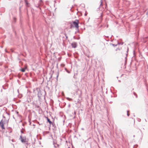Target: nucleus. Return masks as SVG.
<instances>
[{
  "instance_id": "nucleus-32",
  "label": "nucleus",
  "mask_w": 148,
  "mask_h": 148,
  "mask_svg": "<svg viewBox=\"0 0 148 148\" xmlns=\"http://www.w3.org/2000/svg\"><path fill=\"white\" fill-rule=\"evenodd\" d=\"M2 90H1V92H2Z\"/></svg>"
},
{
  "instance_id": "nucleus-4",
  "label": "nucleus",
  "mask_w": 148,
  "mask_h": 148,
  "mask_svg": "<svg viewBox=\"0 0 148 148\" xmlns=\"http://www.w3.org/2000/svg\"><path fill=\"white\" fill-rule=\"evenodd\" d=\"M71 45L73 48H75L77 47V43L76 42H73L71 44Z\"/></svg>"
},
{
  "instance_id": "nucleus-12",
  "label": "nucleus",
  "mask_w": 148,
  "mask_h": 148,
  "mask_svg": "<svg viewBox=\"0 0 148 148\" xmlns=\"http://www.w3.org/2000/svg\"><path fill=\"white\" fill-rule=\"evenodd\" d=\"M21 7H20L19 8V13L20 15H21Z\"/></svg>"
},
{
  "instance_id": "nucleus-13",
  "label": "nucleus",
  "mask_w": 148,
  "mask_h": 148,
  "mask_svg": "<svg viewBox=\"0 0 148 148\" xmlns=\"http://www.w3.org/2000/svg\"><path fill=\"white\" fill-rule=\"evenodd\" d=\"M133 94L134 95L136 96V98H137V95L134 92Z\"/></svg>"
},
{
  "instance_id": "nucleus-27",
  "label": "nucleus",
  "mask_w": 148,
  "mask_h": 148,
  "mask_svg": "<svg viewBox=\"0 0 148 148\" xmlns=\"http://www.w3.org/2000/svg\"><path fill=\"white\" fill-rule=\"evenodd\" d=\"M86 15H87V14H86V13H85V16H86Z\"/></svg>"
},
{
  "instance_id": "nucleus-30",
  "label": "nucleus",
  "mask_w": 148,
  "mask_h": 148,
  "mask_svg": "<svg viewBox=\"0 0 148 148\" xmlns=\"http://www.w3.org/2000/svg\"><path fill=\"white\" fill-rule=\"evenodd\" d=\"M74 114H76V112H74Z\"/></svg>"
},
{
  "instance_id": "nucleus-14",
  "label": "nucleus",
  "mask_w": 148,
  "mask_h": 148,
  "mask_svg": "<svg viewBox=\"0 0 148 148\" xmlns=\"http://www.w3.org/2000/svg\"><path fill=\"white\" fill-rule=\"evenodd\" d=\"M51 125H52V126L54 127V128H56V126L55 125V124L54 123H53V124H51Z\"/></svg>"
},
{
  "instance_id": "nucleus-26",
  "label": "nucleus",
  "mask_w": 148,
  "mask_h": 148,
  "mask_svg": "<svg viewBox=\"0 0 148 148\" xmlns=\"http://www.w3.org/2000/svg\"><path fill=\"white\" fill-rule=\"evenodd\" d=\"M3 118H5V116H4L3 115Z\"/></svg>"
},
{
  "instance_id": "nucleus-15",
  "label": "nucleus",
  "mask_w": 148,
  "mask_h": 148,
  "mask_svg": "<svg viewBox=\"0 0 148 148\" xmlns=\"http://www.w3.org/2000/svg\"><path fill=\"white\" fill-rule=\"evenodd\" d=\"M9 128H10L11 129V130H9V132L10 133H11L12 132V129L10 127H9Z\"/></svg>"
},
{
  "instance_id": "nucleus-35",
  "label": "nucleus",
  "mask_w": 148,
  "mask_h": 148,
  "mask_svg": "<svg viewBox=\"0 0 148 148\" xmlns=\"http://www.w3.org/2000/svg\"><path fill=\"white\" fill-rule=\"evenodd\" d=\"M58 148H59L58 147Z\"/></svg>"
},
{
  "instance_id": "nucleus-16",
  "label": "nucleus",
  "mask_w": 148,
  "mask_h": 148,
  "mask_svg": "<svg viewBox=\"0 0 148 148\" xmlns=\"http://www.w3.org/2000/svg\"><path fill=\"white\" fill-rule=\"evenodd\" d=\"M123 42H121V43H119V42H118V45H120L121 44V45H123Z\"/></svg>"
},
{
  "instance_id": "nucleus-18",
  "label": "nucleus",
  "mask_w": 148,
  "mask_h": 148,
  "mask_svg": "<svg viewBox=\"0 0 148 148\" xmlns=\"http://www.w3.org/2000/svg\"><path fill=\"white\" fill-rule=\"evenodd\" d=\"M65 70L68 73H70V72L69 71H68L66 68H65Z\"/></svg>"
},
{
  "instance_id": "nucleus-3",
  "label": "nucleus",
  "mask_w": 148,
  "mask_h": 148,
  "mask_svg": "<svg viewBox=\"0 0 148 148\" xmlns=\"http://www.w3.org/2000/svg\"><path fill=\"white\" fill-rule=\"evenodd\" d=\"M3 120H1L0 122V125L2 129L4 130L5 128L4 127V123L2 121Z\"/></svg>"
},
{
  "instance_id": "nucleus-20",
  "label": "nucleus",
  "mask_w": 148,
  "mask_h": 148,
  "mask_svg": "<svg viewBox=\"0 0 148 148\" xmlns=\"http://www.w3.org/2000/svg\"><path fill=\"white\" fill-rule=\"evenodd\" d=\"M56 142H55V141H53V144L54 145H56Z\"/></svg>"
},
{
  "instance_id": "nucleus-1",
  "label": "nucleus",
  "mask_w": 148,
  "mask_h": 148,
  "mask_svg": "<svg viewBox=\"0 0 148 148\" xmlns=\"http://www.w3.org/2000/svg\"><path fill=\"white\" fill-rule=\"evenodd\" d=\"M20 139L21 141L23 143H25L27 145L28 144V139H26V137H22L21 136H20Z\"/></svg>"
},
{
  "instance_id": "nucleus-8",
  "label": "nucleus",
  "mask_w": 148,
  "mask_h": 148,
  "mask_svg": "<svg viewBox=\"0 0 148 148\" xmlns=\"http://www.w3.org/2000/svg\"><path fill=\"white\" fill-rule=\"evenodd\" d=\"M27 69L26 67H25V68H23L21 69V71L23 72H24L25 71V69Z\"/></svg>"
},
{
  "instance_id": "nucleus-23",
  "label": "nucleus",
  "mask_w": 148,
  "mask_h": 148,
  "mask_svg": "<svg viewBox=\"0 0 148 148\" xmlns=\"http://www.w3.org/2000/svg\"><path fill=\"white\" fill-rule=\"evenodd\" d=\"M5 113H6V114H7L8 115H10V114L9 113H8L7 112H5Z\"/></svg>"
},
{
  "instance_id": "nucleus-31",
  "label": "nucleus",
  "mask_w": 148,
  "mask_h": 148,
  "mask_svg": "<svg viewBox=\"0 0 148 148\" xmlns=\"http://www.w3.org/2000/svg\"><path fill=\"white\" fill-rule=\"evenodd\" d=\"M119 81V82H121V81H120V80H119V81Z\"/></svg>"
},
{
  "instance_id": "nucleus-17",
  "label": "nucleus",
  "mask_w": 148,
  "mask_h": 148,
  "mask_svg": "<svg viewBox=\"0 0 148 148\" xmlns=\"http://www.w3.org/2000/svg\"><path fill=\"white\" fill-rule=\"evenodd\" d=\"M102 0H101V4H100V7L102 5Z\"/></svg>"
},
{
  "instance_id": "nucleus-22",
  "label": "nucleus",
  "mask_w": 148,
  "mask_h": 148,
  "mask_svg": "<svg viewBox=\"0 0 148 148\" xmlns=\"http://www.w3.org/2000/svg\"><path fill=\"white\" fill-rule=\"evenodd\" d=\"M65 36H66V39H67V38H68V37H67V36H66V34H65Z\"/></svg>"
},
{
  "instance_id": "nucleus-9",
  "label": "nucleus",
  "mask_w": 148,
  "mask_h": 148,
  "mask_svg": "<svg viewBox=\"0 0 148 148\" xmlns=\"http://www.w3.org/2000/svg\"><path fill=\"white\" fill-rule=\"evenodd\" d=\"M38 95V97H40L41 96V92H38V93L37 94Z\"/></svg>"
},
{
  "instance_id": "nucleus-25",
  "label": "nucleus",
  "mask_w": 148,
  "mask_h": 148,
  "mask_svg": "<svg viewBox=\"0 0 148 148\" xmlns=\"http://www.w3.org/2000/svg\"><path fill=\"white\" fill-rule=\"evenodd\" d=\"M21 132L22 133H23V132L22 131H21Z\"/></svg>"
},
{
  "instance_id": "nucleus-24",
  "label": "nucleus",
  "mask_w": 148,
  "mask_h": 148,
  "mask_svg": "<svg viewBox=\"0 0 148 148\" xmlns=\"http://www.w3.org/2000/svg\"><path fill=\"white\" fill-rule=\"evenodd\" d=\"M146 14L148 15V11L146 12Z\"/></svg>"
},
{
  "instance_id": "nucleus-11",
  "label": "nucleus",
  "mask_w": 148,
  "mask_h": 148,
  "mask_svg": "<svg viewBox=\"0 0 148 148\" xmlns=\"http://www.w3.org/2000/svg\"><path fill=\"white\" fill-rule=\"evenodd\" d=\"M66 99H67L69 101H71L72 100V99L71 98L69 97H66Z\"/></svg>"
},
{
  "instance_id": "nucleus-2",
  "label": "nucleus",
  "mask_w": 148,
  "mask_h": 148,
  "mask_svg": "<svg viewBox=\"0 0 148 148\" xmlns=\"http://www.w3.org/2000/svg\"><path fill=\"white\" fill-rule=\"evenodd\" d=\"M79 23V21L78 20L76 19L74 21H73V23L75 27L77 29H78L79 27L78 24Z\"/></svg>"
},
{
  "instance_id": "nucleus-10",
  "label": "nucleus",
  "mask_w": 148,
  "mask_h": 148,
  "mask_svg": "<svg viewBox=\"0 0 148 148\" xmlns=\"http://www.w3.org/2000/svg\"><path fill=\"white\" fill-rule=\"evenodd\" d=\"M59 146V145L58 144H56V145H54V147L55 148H57V147H58Z\"/></svg>"
},
{
  "instance_id": "nucleus-28",
  "label": "nucleus",
  "mask_w": 148,
  "mask_h": 148,
  "mask_svg": "<svg viewBox=\"0 0 148 148\" xmlns=\"http://www.w3.org/2000/svg\"><path fill=\"white\" fill-rule=\"evenodd\" d=\"M138 121H140V119H139V120H138Z\"/></svg>"
},
{
  "instance_id": "nucleus-7",
  "label": "nucleus",
  "mask_w": 148,
  "mask_h": 148,
  "mask_svg": "<svg viewBox=\"0 0 148 148\" xmlns=\"http://www.w3.org/2000/svg\"><path fill=\"white\" fill-rule=\"evenodd\" d=\"M128 48L127 49V53L126 54V57H125V63H126L127 60V57L128 55Z\"/></svg>"
},
{
  "instance_id": "nucleus-34",
  "label": "nucleus",
  "mask_w": 148,
  "mask_h": 148,
  "mask_svg": "<svg viewBox=\"0 0 148 148\" xmlns=\"http://www.w3.org/2000/svg\"><path fill=\"white\" fill-rule=\"evenodd\" d=\"M13 118L14 119V116H13Z\"/></svg>"
},
{
  "instance_id": "nucleus-5",
  "label": "nucleus",
  "mask_w": 148,
  "mask_h": 148,
  "mask_svg": "<svg viewBox=\"0 0 148 148\" xmlns=\"http://www.w3.org/2000/svg\"><path fill=\"white\" fill-rule=\"evenodd\" d=\"M46 118L47 120V122L49 123L50 125V126H51V124H53V123L50 120V119H49L47 117H46Z\"/></svg>"
},
{
  "instance_id": "nucleus-6",
  "label": "nucleus",
  "mask_w": 148,
  "mask_h": 148,
  "mask_svg": "<svg viewBox=\"0 0 148 148\" xmlns=\"http://www.w3.org/2000/svg\"><path fill=\"white\" fill-rule=\"evenodd\" d=\"M24 1L25 4V6L27 7H28L29 6V3L28 2V0H24Z\"/></svg>"
},
{
  "instance_id": "nucleus-29",
  "label": "nucleus",
  "mask_w": 148,
  "mask_h": 148,
  "mask_svg": "<svg viewBox=\"0 0 148 148\" xmlns=\"http://www.w3.org/2000/svg\"><path fill=\"white\" fill-rule=\"evenodd\" d=\"M2 87H3V89H5V88H4L3 87V86H2Z\"/></svg>"
},
{
  "instance_id": "nucleus-21",
  "label": "nucleus",
  "mask_w": 148,
  "mask_h": 148,
  "mask_svg": "<svg viewBox=\"0 0 148 148\" xmlns=\"http://www.w3.org/2000/svg\"><path fill=\"white\" fill-rule=\"evenodd\" d=\"M112 45L114 47H116L117 46V45H115L114 44H112Z\"/></svg>"
},
{
  "instance_id": "nucleus-19",
  "label": "nucleus",
  "mask_w": 148,
  "mask_h": 148,
  "mask_svg": "<svg viewBox=\"0 0 148 148\" xmlns=\"http://www.w3.org/2000/svg\"><path fill=\"white\" fill-rule=\"evenodd\" d=\"M127 115L128 116H129L130 115V114L128 113L129 111L127 110Z\"/></svg>"
},
{
  "instance_id": "nucleus-33",
  "label": "nucleus",
  "mask_w": 148,
  "mask_h": 148,
  "mask_svg": "<svg viewBox=\"0 0 148 148\" xmlns=\"http://www.w3.org/2000/svg\"><path fill=\"white\" fill-rule=\"evenodd\" d=\"M145 121H146H146H146V119H145Z\"/></svg>"
}]
</instances>
